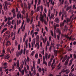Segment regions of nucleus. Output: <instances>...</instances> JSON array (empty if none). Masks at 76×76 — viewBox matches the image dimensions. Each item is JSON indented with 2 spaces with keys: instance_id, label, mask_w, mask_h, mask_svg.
Instances as JSON below:
<instances>
[{
  "instance_id": "obj_1",
  "label": "nucleus",
  "mask_w": 76,
  "mask_h": 76,
  "mask_svg": "<svg viewBox=\"0 0 76 76\" xmlns=\"http://www.w3.org/2000/svg\"><path fill=\"white\" fill-rule=\"evenodd\" d=\"M40 15L41 16V17H40L39 18L40 20L41 21H42V23H43V22H44V17L42 15V11L40 12Z\"/></svg>"
},
{
  "instance_id": "obj_2",
  "label": "nucleus",
  "mask_w": 76,
  "mask_h": 76,
  "mask_svg": "<svg viewBox=\"0 0 76 76\" xmlns=\"http://www.w3.org/2000/svg\"><path fill=\"white\" fill-rule=\"evenodd\" d=\"M65 17V18H67V12H64L63 13V14L61 16V20H63V18Z\"/></svg>"
},
{
  "instance_id": "obj_3",
  "label": "nucleus",
  "mask_w": 76,
  "mask_h": 76,
  "mask_svg": "<svg viewBox=\"0 0 76 76\" xmlns=\"http://www.w3.org/2000/svg\"><path fill=\"white\" fill-rule=\"evenodd\" d=\"M11 11L12 13H13V18H14L16 17V14H15V13H16V10H15V9H13V10H12Z\"/></svg>"
},
{
  "instance_id": "obj_4",
  "label": "nucleus",
  "mask_w": 76,
  "mask_h": 76,
  "mask_svg": "<svg viewBox=\"0 0 76 76\" xmlns=\"http://www.w3.org/2000/svg\"><path fill=\"white\" fill-rule=\"evenodd\" d=\"M68 69H65L64 70V69H63L61 72H60L59 73V75H60V74H61L62 73H64L65 72H67L68 71Z\"/></svg>"
},
{
  "instance_id": "obj_5",
  "label": "nucleus",
  "mask_w": 76,
  "mask_h": 76,
  "mask_svg": "<svg viewBox=\"0 0 76 76\" xmlns=\"http://www.w3.org/2000/svg\"><path fill=\"white\" fill-rule=\"evenodd\" d=\"M65 3V6H64V8H66V7H67L69 5V3L67 2V1H65L64 2Z\"/></svg>"
},
{
  "instance_id": "obj_6",
  "label": "nucleus",
  "mask_w": 76,
  "mask_h": 76,
  "mask_svg": "<svg viewBox=\"0 0 76 76\" xmlns=\"http://www.w3.org/2000/svg\"><path fill=\"white\" fill-rule=\"evenodd\" d=\"M56 33H59V35H60L61 34V31L59 29H58L56 30Z\"/></svg>"
},
{
  "instance_id": "obj_7",
  "label": "nucleus",
  "mask_w": 76,
  "mask_h": 76,
  "mask_svg": "<svg viewBox=\"0 0 76 76\" xmlns=\"http://www.w3.org/2000/svg\"><path fill=\"white\" fill-rule=\"evenodd\" d=\"M45 41H44V39L43 38H42V40H43V42H44V43H45V42H46L47 41V38L45 37Z\"/></svg>"
},
{
  "instance_id": "obj_8",
  "label": "nucleus",
  "mask_w": 76,
  "mask_h": 76,
  "mask_svg": "<svg viewBox=\"0 0 76 76\" xmlns=\"http://www.w3.org/2000/svg\"><path fill=\"white\" fill-rule=\"evenodd\" d=\"M54 15L51 14V15L50 17L49 18H50V20H51V18H53V19H54L55 17H54Z\"/></svg>"
},
{
  "instance_id": "obj_9",
  "label": "nucleus",
  "mask_w": 76,
  "mask_h": 76,
  "mask_svg": "<svg viewBox=\"0 0 76 76\" xmlns=\"http://www.w3.org/2000/svg\"><path fill=\"white\" fill-rule=\"evenodd\" d=\"M17 67H18V69H19V61H17Z\"/></svg>"
},
{
  "instance_id": "obj_10",
  "label": "nucleus",
  "mask_w": 76,
  "mask_h": 76,
  "mask_svg": "<svg viewBox=\"0 0 76 76\" xmlns=\"http://www.w3.org/2000/svg\"><path fill=\"white\" fill-rule=\"evenodd\" d=\"M5 6L6 9L7 10V4H8L7 3V1H6L5 2Z\"/></svg>"
},
{
  "instance_id": "obj_11",
  "label": "nucleus",
  "mask_w": 76,
  "mask_h": 76,
  "mask_svg": "<svg viewBox=\"0 0 76 76\" xmlns=\"http://www.w3.org/2000/svg\"><path fill=\"white\" fill-rule=\"evenodd\" d=\"M64 26V23H61L60 24V27H63Z\"/></svg>"
},
{
  "instance_id": "obj_12",
  "label": "nucleus",
  "mask_w": 76,
  "mask_h": 76,
  "mask_svg": "<svg viewBox=\"0 0 76 76\" xmlns=\"http://www.w3.org/2000/svg\"><path fill=\"white\" fill-rule=\"evenodd\" d=\"M55 22H56V23H59V19L58 18H56L55 19Z\"/></svg>"
},
{
  "instance_id": "obj_13",
  "label": "nucleus",
  "mask_w": 76,
  "mask_h": 76,
  "mask_svg": "<svg viewBox=\"0 0 76 76\" xmlns=\"http://www.w3.org/2000/svg\"><path fill=\"white\" fill-rule=\"evenodd\" d=\"M8 43H9V44H10V42L8 41L7 42V43L5 44L6 46V47L9 45V44H8Z\"/></svg>"
},
{
  "instance_id": "obj_14",
  "label": "nucleus",
  "mask_w": 76,
  "mask_h": 76,
  "mask_svg": "<svg viewBox=\"0 0 76 76\" xmlns=\"http://www.w3.org/2000/svg\"><path fill=\"white\" fill-rule=\"evenodd\" d=\"M68 62H69V59H67L66 61L65 62V66H67L68 64Z\"/></svg>"
},
{
  "instance_id": "obj_15",
  "label": "nucleus",
  "mask_w": 76,
  "mask_h": 76,
  "mask_svg": "<svg viewBox=\"0 0 76 76\" xmlns=\"http://www.w3.org/2000/svg\"><path fill=\"white\" fill-rule=\"evenodd\" d=\"M20 3H21V4H20V6L21 7H22V8H23V3H22V1H20Z\"/></svg>"
},
{
  "instance_id": "obj_16",
  "label": "nucleus",
  "mask_w": 76,
  "mask_h": 76,
  "mask_svg": "<svg viewBox=\"0 0 76 76\" xmlns=\"http://www.w3.org/2000/svg\"><path fill=\"white\" fill-rule=\"evenodd\" d=\"M71 21L70 19H69V18H66V22L67 23H68V22H70Z\"/></svg>"
},
{
  "instance_id": "obj_17",
  "label": "nucleus",
  "mask_w": 76,
  "mask_h": 76,
  "mask_svg": "<svg viewBox=\"0 0 76 76\" xmlns=\"http://www.w3.org/2000/svg\"><path fill=\"white\" fill-rule=\"evenodd\" d=\"M35 58H36L37 59L38 58V53H36L35 55Z\"/></svg>"
},
{
  "instance_id": "obj_18",
  "label": "nucleus",
  "mask_w": 76,
  "mask_h": 76,
  "mask_svg": "<svg viewBox=\"0 0 76 76\" xmlns=\"http://www.w3.org/2000/svg\"><path fill=\"white\" fill-rule=\"evenodd\" d=\"M43 64H45V65L46 66H47L48 64H47V62L44 61H43Z\"/></svg>"
},
{
  "instance_id": "obj_19",
  "label": "nucleus",
  "mask_w": 76,
  "mask_h": 76,
  "mask_svg": "<svg viewBox=\"0 0 76 76\" xmlns=\"http://www.w3.org/2000/svg\"><path fill=\"white\" fill-rule=\"evenodd\" d=\"M7 24H8V25H10L11 24V21H8V22L7 23Z\"/></svg>"
},
{
  "instance_id": "obj_20",
  "label": "nucleus",
  "mask_w": 76,
  "mask_h": 76,
  "mask_svg": "<svg viewBox=\"0 0 76 76\" xmlns=\"http://www.w3.org/2000/svg\"><path fill=\"white\" fill-rule=\"evenodd\" d=\"M21 73H22V75H23L25 73V72L24 71V70L23 69L21 72Z\"/></svg>"
},
{
  "instance_id": "obj_21",
  "label": "nucleus",
  "mask_w": 76,
  "mask_h": 76,
  "mask_svg": "<svg viewBox=\"0 0 76 76\" xmlns=\"http://www.w3.org/2000/svg\"><path fill=\"white\" fill-rule=\"evenodd\" d=\"M51 15V12H50V10L48 12V16L49 17V18H50V15Z\"/></svg>"
},
{
  "instance_id": "obj_22",
  "label": "nucleus",
  "mask_w": 76,
  "mask_h": 76,
  "mask_svg": "<svg viewBox=\"0 0 76 76\" xmlns=\"http://www.w3.org/2000/svg\"><path fill=\"white\" fill-rule=\"evenodd\" d=\"M34 15V11H31V16H32Z\"/></svg>"
},
{
  "instance_id": "obj_23",
  "label": "nucleus",
  "mask_w": 76,
  "mask_h": 76,
  "mask_svg": "<svg viewBox=\"0 0 76 76\" xmlns=\"http://www.w3.org/2000/svg\"><path fill=\"white\" fill-rule=\"evenodd\" d=\"M24 71L26 73H28V71L27 70V69H26V67H24Z\"/></svg>"
},
{
  "instance_id": "obj_24",
  "label": "nucleus",
  "mask_w": 76,
  "mask_h": 76,
  "mask_svg": "<svg viewBox=\"0 0 76 76\" xmlns=\"http://www.w3.org/2000/svg\"><path fill=\"white\" fill-rule=\"evenodd\" d=\"M45 57L46 59H47L48 57V53H47L46 54H45Z\"/></svg>"
},
{
  "instance_id": "obj_25",
  "label": "nucleus",
  "mask_w": 76,
  "mask_h": 76,
  "mask_svg": "<svg viewBox=\"0 0 76 76\" xmlns=\"http://www.w3.org/2000/svg\"><path fill=\"white\" fill-rule=\"evenodd\" d=\"M60 5H61V4H63V3H64V0H62V1H61Z\"/></svg>"
},
{
  "instance_id": "obj_26",
  "label": "nucleus",
  "mask_w": 76,
  "mask_h": 76,
  "mask_svg": "<svg viewBox=\"0 0 76 76\" xmlns=\"http://www.w3.org/2000/svg\"><path fill=\"white\" fill-rule=\"evenodd\" d=\"M50 33L52 36V37H54V34H53V32L51 30L50 31Z\"/></svg>"
},
{
  "instance_id": "obj_27",
  "label": "nucleus",
  "mask_w": 76,
  "mask_h": 76,
  "mask_svg": "<svg viewBox=\"0 0 76 76\" xmlns=\"http://www.w3.org/2000/svg\"><path fill=\"white\" fill-rule=\"evenodd\" d=\"M64 28L66 29V31H67L68 30V28L67 27V26L65 25L64 26Z\"/></svg>"
},
{
  "instance_id": "obj_28",
  "label": "nucleus",
  "mask_w": 76,
  "mask_h": 76,
  "mask_svg": "<svg viewBox=\"0 0 76 76\" xmlns=\"http://www.w3.org/2000/svg\"><path fill=\"white\" fill-rule=\"evenodd\" d=\"M5 18H6L5 20H4V21L5 22H6L7 20V17L6 16H5Z\"/></svg>"
},
{
  "instance_id": "obj_29",
  "label": "nucleus",
  "mask_w": 76,
  "mask_h": 76,
  "mask_svg": "<svg viewBox=\"0 0 76 76\" xmlns=\"http://www.w3.org/2000/svg\"><path fill=\"white\" fill-rule=\"evenodd\" d=\"M70 8H71V7H67V8L66 9V11H67L69 10V9H70Z\"/></svg>"
},
{
  "instance_id": "obj_30",
  "label": "nucleus",
  "mask_w": 76,
  "mask_h": 76,
  "mask_svg": "<svg viewBox=\"0 0 76 76\" xmlns=\"http://www.w3.org/2000/svg\"><path fill=\"white\" fill-rule=\"evenodd\" d=\"M28 39H27L25 42V44L26 45L28 44Z\"/></svg>"
},
{
  "instance_id": "obj_31",
  "label": "nucleus",
  "mask_w": 76,
  "mask_h": 76,
  "mask_svg": "<svg viewBox=\"0 0 76 76\" xmlns=\"http://www.w3.org/2000/svg\"><path fill=\"white\" fill-rule=\"evenodd\" d=\"M0 76H2V75H3V72L2 71H0Z\"/></svg>"
},
{
  "instance_id": "obj_32",
  "label": "nucleus",
  "mask_w": 76,
  "mask_h": 76,
  "mask_svg": "<svg viewBox=\"0 0 76 76\" xmlns=\"http://www.w3.org/2000/svg\"><path fill=\"white\" fill-rule=\"evenodd\" d=\"M31 4H29L28 5V9H31Z\"/></svg>"
},
{
  "instance_id": "obj_33",
  "label": "nucleus",
  "mask_w": 76,
  "mask_h": 76,
  "mask_svg": "<svg viewBox=\"0 0 76 76\" xmlns=\"http://www.w3.org/2000/svg\"><path fill=\"white\" fill-rule=\"evenodd\" d=\"M29 22H30V19L29 18H27V23H29Z\"/></svg>"
},
{
  "instance_id": "obj_34",
  "label": "nucleus",
  "mask_w": 76,
  "mask_h": 76,
  "mask_svg": "<svg viewBox=\"0 0 76 76\" xmlns=\"http://www.w3.org/2000/svg\"><path fill=\"white\" fill-rule=\"evenodd\" d=\"M39 6H38L37 8V12H39Z\"/></svg>"
},
{
  "instance_id": "obj_35",
  "label": "nucleus",
  "mask_w": 76,
  "mask_h": 76,
  "mask_svg": "<svg viewBox=\"0 0 76 76\" xmlns=\"http://www.w3.org/2000/svg\"><path fill=\"white\" fill-rule=\"evenodd\" d=\"M38 71L39 72H41V71H42V69L41 68H39L38 69Z\"/></svg>"
},
{
  "instance_id": "obj_36",
  "label": "nucleus",
  "mask_w": 76,
  "mask_h": 76,
  "mask_svg": "<svg viewBox=\"0 0 76 76\" xmlns=\"http://www.w3.org/2000/svg\"><path fill=\"white\" fill-rule=\"evenodd\" d=\"M26 51V49L24 48L23 50V54H25V51Z\"/></svg>"
},
{
  "instance_id": "obj_37",
  "label": "nucleus",
  "mask_w": 76,
  "mask_h": 76,
  "mask_svg": "<svg viewBox=\"0 0 76 76\" xmlns=\"http://www.w3.org/2000/svg\"><path fill=\"white\" fill-rule=\"evenodd\" d=\"M41 0H39V1L38 2L37 5H39V4H40L41 3Z\"/></svg>"
},
{
  "instance_id": "obj_38",
  "label": "nucleus",
  "mask_w": 76,
  "mask_h": 76,
  "mask_svg": "<svg viewBox=\"0 0 76 76\" xmlns=\"http://www.w3.org/2000/svg\"><path fill=\"white\" fill-rule=\"evenodd\" d=\"M32 67L34 69H35V64H33Z\"/></svg>"
},
{
  "instance_id": "obj_39",
  "label": "nucleus",
  "mask_w": 76,
  "mask_h": 76,
  "mask_svg": "<svg viewBox=\"0 0 76 76\" xmlns=\"http://www.w3.org/2000/svg\"><path fill=\"white\" fill-rule=\"evenodd\" d=\"M66 59H65V58H64L62 60V62H64L65 61H66Z\"/></svg>"
},
{
  "instance_id": "obj_40",
  "label": "nucleus",
  "mask_w": 76,
  "mask_h": 76,
  "mask_svg": "<svg viewBox=\"0 0 76 76\" xmlns=\"http://www.w3.org/2000/svg\"><path fill=\"white\" fill-rule=\"evenodd\" d=\"M34 53H35V51H33L31 53V56H34Z\"/></svg>"
},
{
  "instance_id": "obj_41",
  "label": "nucleus",
  "mask_w": 76,
  "mask_h": 76,
  "mask_svg": "<svg viewBox=\"0 0 76 76\" xmlns=\"http://www.w3.org/2000/svg\"><path fill=\"white\" fill-rule=\"evenodd\" d=\"M65 35H66L64 34H62L61 35V37H65Z\"/></svg>"
},
{
  "instance_id": "obj_42",
  "label": "nucleus",
  "mask_w": 76,
  "mask_h": 76,
  "mask_svg": "<svg viewBox=\"0 0 76 76\" xmlns=\"http://www.w3.org/2000/svg\"><path fill=\"white\" fill-rule=\"evenodd\" d=\"M0 9L1 10L3 9V8H2V5H1V4H0Z\"/></svg>"
},
{
  "instance_id": "obj_43",
  "label": "nucleus",
  "mask_w": 76,
  "mask_h": 76,
  "mask_svg": "<svg viewBox=\"0 0 76 76\" xmlns=\"http://www.w3.org/2000/svg\"><path fill=\"white\" fill-rule=\"evenodd\" d=\"M3 70V67L1 66L0 67V72H2Z\"/></svg>"
},
{
  "instance_id": "obj_44",
  "label": "nucleus",
  "mask_w": 76,
  "mask_h": 76,
  "mask_svg": "<svg viewBox=\"0 0 76 76\" xmlns=\"http://www.w3.org/2000/svg\"><path fill=\"white\" fill-rule=\"evenodd\" d=\"M25 26H24L22 29V31H23V32H24V31H25Z\"/></svg>"
},
{
  "instance_id": "obj_45",
  "label": "nucleus",
  "mask_w": 76,
  "mask_h": 76,
  "mask_svg": "<svg viewBox=\"0 0 76 76\" xmlns=\"http://www.w3.org/2000/svg\"><path fill=\"white\" fill-rule=\"evenodd\" d=\"M15 38H16V36H15V35H14V37L12 39V40L13 41H14V40H15Z\"/></svg>"
},
{
  "instance_id": "obj_46",
  "label": "nucleus",
  "mask_w": 76,
  "mask_h": 76,
  "mask_svg": "<svg viewBox=\"0 0 76 76\" xmlns=\"http://www.w3.org/2000/svg\"><path fill=\"white\" fill-rule=\"evenodd\" d=\"M15 44L16 46H17V45H18V42H17V41L15 40Z\"/></svg>"
},
{
  "instance_id": "obj_47",
  "label": "nucleus",
  "mask_w": 76,
  "mask_h": 76,
  "mask_svg": "<svg viewBox=\"0 0 76 76\" xmlns=\"http://www.w3.org/2000/svg\"><path fill=\"white\" fill-rule=\"evenodd\" d=\"M25 9H23V11H22V13H23V14H25Z\"/></svg>"
},
{
  "instance_id": "obj_48",
  "label": "nucleus",
  "mask_w": 76,
  "mask_h": 76,
  "mask_svg": "<svg viewBox=\"0 0 76 76\" xmlns=\"http://www.w3.org/2000/svg\"><path fill=\"white\" fill-rule=\"evenodd\" d=\"M61 67H62V66L61 65L57 69V70H60V69H61Z\"/></svg>"
},
{
  "instance_id": "obj_49",
  "label": "nucleus",
  "mask_w": 76,
  "mask_h": 76,
  "mask_svg": "<svg viewBox=\"0 0 76 76\" xmlns=\"http://www.w3.org/2000/svg\"><path fill=\"white\" fill-rule=\"evenodd\" d=\"M29 73L30 75V76H32V73H31V71H29Z\"/></svg>"
},
{
  "instance_id": "obj_50",
  "label": "nucleus",
  "mask_w": 76,
  "mask_h": 76,
  "mask_svg": "<svg viewBox=\"0 0 76 76\" xmlns=\"http://www.w3.org/2000/svg\"><path fill=\"white\" fill-rule=\"evenodd\" d=\"M23 67V64H21L20 67L21 68V69H22Z\"/></svg>"
},
{
  "instance_id": "obj_51",
  "label": "nucleus",
  "mask_w": 76,
  "mask_h": 76,
  "mask_svg": "<svg viewBox=\"0 0 76 76\" xmlns=\"http://www.w3.org/2000/svg\"><path fill=\"white\" fill-rule=\"evenodd\" d=\"M18 54L19 55V56H20L21 55V51H19Z\"/></svg>"
},
{
  "instance_id": "obj_52",
  "label": "nucleus",
  "mask_w": 76,
  "mask_h": 76,
  "mask_svg": "<svg viewBox=\"0 0 76 76\" xmlns=\"http://www.w3.org/2000/svg\"><path fill=\"white\" fill-rule=\"evenodd\" d=\"M20 45H19L18 46V50H20Z\"/></svg>"
},
{
  "instance_id": "obj_53",
  "label": "nucleus",
  "mask_w": 76,
  "mask_h": 76,
  "mask_svg": "<svg viewBox=\"0 0 76 76\" xmlns=\"http://www.w3.org/2000/svg\"><path fill=\"white\" fill-rule=\"evenodd\" d=\"M73 57L75 59H76V55L75 54H73Z\"/></svg>"
},
{
  "instance_id": "obj_54",
  "label": "nucleus",
  "mask_w": 76,
  "mask_h": 76,
  "mask_svg": "<svg viewBox=\"0 0 76 76\" xmlns=\"http://www.w3.org/2000/svg\"><path fill=\"white\" fill-rule=\"evenodd\" d=\"M41 11H43V7H42V5H41Z\"/></svg>"
},
{
  "instance_id": "obj_55",
  "label": "nucleus",
  "mask_w": 76,
  "mask_h": 76,
  "mask_svg": "<svg viewBox=\"0 0 76 76\" xmlns=\"http://www.w3.org/2000/svg\"><path fill=\"white\" fill-rule=\"evenodd\" d=\"M62 14V12L61 11H60L59 12V16H61Z\"/></svg>"
},
{
  "instance_id": "obj_56",
  "label": "nucleus",
  "mask_w": 76,
  "mask_h": 76,
  "mask_svg": "<svg viewBox=\"0 0 76 76\" xmlns=\"http://www.w3.org/2000/svg\"><path fill=\"white\" fill-rule=\"evenodd\" d=\"M48 76H53L52 74H51L50 73H49L48 75Z\"/></svg>"
},
{
  "instance_id": "obj_57",
  "label": "nucleus",
  "mask_w": 76,
  "mask_h": 76,
  "mask_svg": "<svg viewBox=\"0 0 76 76\" xmlns=\"http://www.w3.org/2000/svg\"><path fill=\"white\" fill-rule=\"evenodd\" d=\"M41 24V23H40V21H39L38 22V26H40V24Z\"/></svg>"
},
{
  "instance_id": "obj_58",
  "label": "nucleus",
  "mask_w": 76,
  "mask_h": 76,
  "mask_svg": "<svg viewBox=\"0 0 76 76\" xmlns=\"http://www.w3.org/2000/svg\"><path fill=\"white\" fill-rule=\"evenodd\" d=\"M45 33H46L45 31H44L43 32V37H45Z\"/></svg>"
},
{
  "instance_id": "obj_59",
  "label": "nucleus",
  "mask_w": 76,
  "mask_h": 76,
  "mask_svg": "<svg viewBox=\"0 0 76 76\" xmlns=\"http://www.w3.org/2000/svg\"><path fill=\"white\" fill-rule=\"evenodd\" d=\"M54 53L56 54V56H57V51L54 50Z\"/></svg>"
},
{
  "instance_id": "obj_60",
  "label": "nucleus",
  "mask_w": 76,
  "mask_h": 76,
  "mask_svg": "<svg viewBox=\"0 0 76 76\" xmlns=\"http://www.w3.org/2000/svg\"><path fill=\"white\" fill-rule=\"evenodd\" d=\"M72 62H71L68 65V66H70L72 65Z\"/></svg>"
},
{
  "instance_id": "obj_61",
  "label": "nucleus",
  "mask_w": 76,
  "mask_h": 76,
  "mask_svg": "<svg viewBox=\"0 0 76 76\" xmlns=\"http://www.w3.org/2000/svg\"><path fill=\"white\" fill-rule=\"evenodd\" d=\"M39 37L38 35H37V37H36V38L37 39H39Z\"/></svg>"
},
{
  "instance_id": "obj_62",
  "label": "nucleus",
  "mask_w": 76,
  "mask_h": 76,
  "mask_svg": "<svg viewBox=\"0 0 76 76\" xmlns=\"http://www.w3.org/2000/svg\"><path fill=\"white\" fill-rule=\"evenodd\" d=\"M11 20V19H10V17H9L7 18V20L8 21H10Z\"/></svg>"
},
{
  "instance_id": "obj_63",
  "label": "nucleus",
  "mask_w": 76,
  "mask_h": 76,
  "mask_svg": "<svg viewBox=\"0 0 76 76\" xmlns=\"http://www.w3.org/2000/svg\"><path fill=\"white\" fill-rule=\"evenodd\" d=\"M47 45L48 47L49 46V42L48 41H47Z\"/></svg>"
},
{
  "instance_id": "obj_64",
  "label": "nucleus",
  "mask_w": 76,
  "mask_h": 76,
  "mask_svg": "<svg viewBox=\"0 0 76 76\" xmlns=\"http://www.w3.org/2000/svg\"><path fill=\"white\" fill-rule=\"evenodd\" d=\"M48 66H51V62H49L48 63Z\"/></svg>"
}]
</instances>
